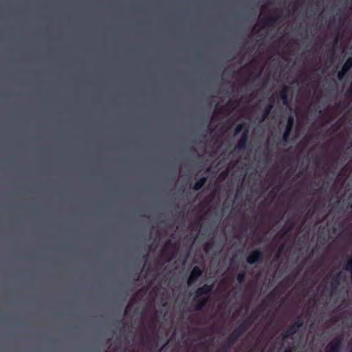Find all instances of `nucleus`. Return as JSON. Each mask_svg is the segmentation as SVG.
Instances as JSON below:
<instances>
[{
	"label": "nucleus",
	"mask_w": 352,
	"mask_h": 352,
	"mask_svg": "<svg viewBox=\"0 0 352 352\" xmlns=\"http://www.w3.org/2000/svg\"><path fill=\"white\" fill-rule=\"evenodd\" d=\"M338 42V37H336V38H335V40H334L333 45V47H332L331 49H330V50H328V52L330 53L331 56L332 58H333V57H334V56H335V52H336V51H335V46L337 45Z\"/></svg>",
	"instance_id": "23"
},
{
	"label": "nucleus",
	"mask_w": 352,
	"mask_h": 352,
	"mask_svg": "<svg viewBox=\"0 0 352 352\" xmlns=\"http://www.w3.org/2000/svg\"><path fill=\"white\" fill-rule=\"evenodd\" d=\"M144 265H145L147 263L148 254H146L145 256H144Z\"/></svg>",
	"instance_id": "28"
},
{
	"label": "nucleus",
	"mask_w": 352,
	"mask_h": 352,
	"mask_svg": "<svg viewBox=\"0 0 352 352\" xmlns=\"http://www.w3.org/2000/svg\"><path fill=\"white\" fill-rule=\"evenodd\" d=\"M342 270L352 275V258L351 256L346 257V262L342 266Z\"/></svg>",
	"instance_id": "15"
},
{
	"label": "nucleus",
	"mask_w": 352,
	"mask_h": 352,
	"mask_svg": "<svg viewBox=\"0 0 352 352\" xmlns=\"http://www.w3.org/2000/svg\"><path fill=\"white\" fill-rule=\"evenodd\" d=\"M346 96L347 97H352V81H351L349 88L347 89V91L346 92Z\"/></svg>",
	"instance_id": "26"
},
{
	"label": "nucleus",
	"mask_w": 352,
	"mask_h": 352,
	"mask_svg": "<svg viewBox=\"0 0 352 352\" xmlns=\"http://www.w3.org/2000/svg\"><path fill=\"white\" fill-rule=\"evenodd\" d=\"M278 96L282 100L283 103L285 105L288 104L289 88L287 86H284L283 87L278 93Z\"/></svg>",
	"instance_id": "11"
},
{
	"label": "nucleus",
	"mask_w": 352,
	"mask_h": 352,
	"mask_svg": "<svg viewBox=\"0 0 352 352\" xmlns=\"http://www.w3.org/2000/svg\"><path fill=\"white\" fill-rule=\"evenodd\" d=\"M248 142H249V131H248V129H246L242 132L241 135L235 146V150L236 151H243V150L246 149Z\"/></svg>",
	"instance_id": "4"
},
{
	"label": "nucleus",
	"mask_w": 352,
	"mask_h": 352,
	"mask_svg": "<svg viewBox=\"0 0 352 352\" xmlns=\"http://www.w3.org/2000/svg\"><path fill=\"white\" fill-rule=\"evenodd\" d=\"M176 179H177V175H175L174 176V177H173V179H174V180H176Z\"/></svg>",
	"instance_id": "35"
},
{
	"label": "nucleus",
	"mask_w": 352,
	"mask_h": 352,
	"mask_svg": "<svg viewBox=\"0 0 352 352\" xmlns=\"http://www.w3.org/2000/svg\"><path fill=\"white\" fill-rule=\"evenodd\" d=\"M352 258V256H351Z\"/></svg>",
	"instance_id": "40"
},
{
	"label": "nucleus",
	"mask_w": 352,
	"mask_h": 352,
	"mask_svg": "<svg viewBox=\"0 0 352 352\" xmlns=\"http://www.w3.org/2000/svg\"><path fill=\"white\" fill-rule=\"evenodd\" d=\"M203 274V270L199 267V266H195L192 269L190 276L188 277L187 283L188 286L192 285L194 284L199 278Z\"/></svg>",
	"instance_id": "6"
},
{
	"label": "nucleus",
	"mask_w": 352,
	"mask_h": 352,
	"mask_svg": "<svg viewBox=\"0 0 352 352\" xmlns=\"http://www.w3.org/2000/svg\"><path fill=\"white\" fill-rule=\"evenodd\" d=\"M242 329L236 327L228 336V342L235 344L238 339L244 333Z\"/></svg>",
	"instance_id": "8"
},
{
	"label": "nucleus",
	"mask_w": 352,
	"mask_h": 352,
	"mask_svg": "<svg viewBox=\"0 0 352 352\" xmlns=\"http://www.w3.org/2000/svg\"><path fill=\"white\" fill-rule=\"evenodd\" d=\"M275 99L274 96H271L269 100V102L267 104V105L265 107L263 113L259 117L258 122L260 123L263 122L269 116V114L271 113L272 110L274 108V103Z\"/></svg>",
	"instance_id": "7"
},
{
	"label": "nucleus",
	"mask_w": 352,
	"mask_h": 352,
	"mask_svg": "<svg viewBox=\"0 0 352 352\" xmlns=\"http://www.w3.org/2000/svg\"><path fill=\"white\" fill-rule=\"evenodd\" d=\"M120 322L123 325V327H125L126 325V323L125 322H124L122 320H120Z\"/></svg>",
	"instance_id": "31"
},
{
	"label": "nucleus",
	"mask_w": 352,
	"mask_h": 352,
	"mask_svg": "<svg viewBox=\"0 0 352 352\" xmlns=\"http://www.w3.org/2000/svg\"><path fill=\"white\" fill-rule=\"evenodd\" d=\"M346 71L342 69L340 71L338 72L337 77L339 80H342L345 78Z\"/></svg>",
	"instance_id": "24"
},
{
	"label": "nucleus",
	"mask_w": 352,
	"mask_h": 352,
	"mask_svg": "<svg viewBox=\"0 0 352 352\" xmlns=\"http://www.w3.org/2000/svg\"><path fill=\"white\" fill-rule=\"evenodd\" d=\"M343 336H339L333 338L325 347L326 352H341L342 349Z\"/></svg>",
	"instance_id": "2"
},
{
	"label": "nucleus",
	"mask_w": 352,
	"mask_h": 352,
	"mask_svg": "<svg viewBox=\"0 0 352 352\" xmlns=\"http://www.w3.org/2000/svg\"><path fill=\"white\" fill-rule=\"evenodd\" d=\"M213 245H214V241L212 239L211 240H210L208 242L206 243L204 245V252H208L209 250L212 249Z\"/></svg>",
	"instance_id": "21"
},
{
	"label": "nucleus",
	"mask_w": 352,
	"mask_h": 352,
	"mask_svg": "<svg viewBox=\"0 0 352 352\" xmlns=\"http://www.w3.org/2000/svg\"><path fill=\"white\" fill-rule=\"evenodd\" d=\"M298 329L301 328L304 324V321L302 316H298L296 320L293 323Z\"/></svg>",
	"instance_id": "20"
},
{
	"label": "nucleus",
	"mask_w": 352,
	"mask_h": 352,
	"mask_svg": "<svg viewBox=\"0 0 352 352\" xmlns=\"http://www.w3.org/2000/svg\"><path fill=\"white\" fill-rule=\"evenodd\" d=\"M207 182L206 177H201L198 181H197L192 186L193 190H199Z\"/></svg>",
	"instance_id": "14"
},
{
	"label": "nucleus",
	"mask_w": 352,
	"mask_h": 352,
	"mask_svg": "<svg viewBox=\"0 0 352 352\" xmlns=\"http://www.w3.org/2000/svg\"><path fill=\"white\" fill-rule=\"evenodd\" d=\"M279 19L278 15H273V16H267L263 18L261 21L263 24L264 26L266 27H273L276 24H277V21Z\"/></svg>",
	"instance_id": "9"
},
{
	"label": "nucleus",
	"mask_w": 352,
	"mask_h": 352,
	"mask_svg": "<svg viewBox=\"0 0 352 352\" xmlns=\"http://www.w3.org/2000/svg\"><path fill=\"white\" fill-rule=\"evenodd\" d=\"M238 106V102L236 100H230L226 104L225 107L228 109H234Z\"/></svg>",
	"instance_id": "22"
},
{
	"label": "nucleus",
	"mask_w": 352,
	"mask_h": 352,
	"mask_svg": "<svg viewBox=\"0 0 352 352\" xmlns=\"http://www.w3.org/2000/svg\"><path fill=\"white\" fill-rule=\"evenodd\" d=\"M213 289V285L204 284L203 286L197 289L195 293L193 300L196 302L195 310H201L208 303V297Z\"/></svg>",
	"instance_id": "1"
},
{
	"label": "nucleus",
	"mask_w": 352,
	"mask_h": 352,
	"mask_svg": "<svg viewBox=\"0 0 352 352\" xmlns=\"http://www.w3.org/2000/svg\"><path fill=\"white\" fill-rule=\"evenodd\" d=\"M140 214L141 216H142V217H146V216L145 214H143V213H140Z\"/></svg>",
	"instance_id": "34"
},
{
	"label": "nucleus",
	"mask_w": 352,
	"mask_h": 352,
	"mask_svg": "<svg viewBox=\"0 0 352 352\" xmlns=\"http://www.w3.org/2000/svg\"><path fill=\"white\" fill-rule=\"evenodd\" d=\"M283 248V245H281L280 248V250H282Z\"/></svg>",
	"instance_id": "36"
},
{
	"label": "nucleus",
	"mask_w": 352,
	"mask_h": 352,
	"mask_svg": "<svg viewBox=\"0 0 352 352\" xmlns=\"http://www.w3.org/2000/svg\"><path fill=\"white\" fill-rule=\"evenodd\" d=\"M248 129V126L245 123H241L236 125L234 131V135H237L239 134L243 129Z\"/></svg>",
	"instance_id": "16"
},
{
	"label": "nucleus",
	"mask_w": 352,
	"mask_h": 352,
	"mask_svg": "<svg viewBox=\"0 0 352 352\" xmlns=\"http://www.w3.org/2000/svg\"><path fill=\"white\" fill-rule=\"evenodd\" d=\"M342 279V276L341 272H338L332 278V280L331 282V287L332 290H336L340 285Z\"/></svg>",
	"instance_id": "12"
},
{
	"label": "nucleus",
	"mask_w": 352,
	"mask_h": 352,
	"mask_svg": "<svg viewBox=\"0 0 352 352\" xmlns=\"http://www.w3.org/2000/svg\"><path fill=\"white\" fill-rule=\"evenodd\" d=\"M234 344H230L228 342V337L227 338L226 342L224 344L221 346V348L220 350L217 351V352H228L230 349L234 345Z\"/></svg>",
	"instance_id": "17"
},
{
	"label": "nucleus",
	"mask_w": 352,
	"mask_h": 352,
	"mask_svg": "<svg viewBox=\"0 0 352 352\" xmlns=\"http://www.w3.org/2000/svg\"><path fill=\"white\" fill-rule=\"evenodd\" d=\"M274 297V295L272 293H270L268 296H267V298H272Z\"/></svg>",
	"instance_id": "30"
},
{
	"label": "nucleus",
	"mask_w": 352,
	"mask_h": 352,
	"mask_svg": "<svg viewBox=\"0 0 352 352\" xmlns=\"http://www.w3.org/2000/svg\"><path fill=\"white\" fill-rule=\"evenodd\" d=\"M294 126V118L292 115H290L287 118V124H286L285 129L284 131L283 138H282L283 140L285 142H287L289 141V137L293 131Z\"/></svg>",
	"instance_id": "5"
},
{
	"label": "nucleus",
	"mask_w": 352,
	"mask_h": 352,
	"mask_svg": "<svg viewBox=\"0 0 352 352\" xmlns=\"http://www.w3.org/2000/svg\"><path fill=\"white\" fill-rule=\"evenodd\" d=\"M266 156H267V158L269 157V153L268 152L267 153Z\"/></svg>",
	"instance_id": "37"
},
{
	"label": "nucleus",
	"mask_w": 352,
	"mask_h": 352,
	"mask_svg": "<svg viewBox=\"0 0 352 352\" xmlns=\"http://www.w3.org/2000/svg\"><path fill=\"white\" fill-rule=\"evenodd\" d=\"M131 307H132V302H131V301H130V302L128 303V305H126V309H125V310H124V316H127V315H128L129 311V310L131 309Z\"/></svg>",
	"instance_id": "25"
},
{
	"label": "nucleus",
	"mask_w": 352,
	"mask_h": 352,
	"mask_svg": "<svg viewBox=\"0 0 352 352\" xmlns=\"http://www.w3.org/2000/svg\"><path fill=\"white\" fill-rule=\"evenodd\" d=\"M239 190L236 192V196L238 195Z\"/></svg>",
	"instance_id": "39"
},
{
	"label": "nucleus",
	"mask_w": 352,
	"mask_h": 352,
	"mask_svg": "<svg viewBox=\"0 0 352 352\" xmlns=\"http://www.w3.org/2000/svg\"><path fill=\"white\" fill-rule=\"evenodd\" d=\"M253 323V318L251 316L247 317L238 326L239 328H243V331L245 333L252 326Z\"/></svg>",
	"instance_id": "13"
},
{
	"label": "nucleus",
	"mask_w": 352,
	"mask_h": 352,
	"mask_svg": "<svg viewBox=\"0 0 352 352\" xmlns=\"http://www.w3.org/2000/svg\"><path fill=\"white\" fill-rule=\"evenodd\" d=\"M145 210H144V209H142V210H140V212H144V211H145Z\"/></svg>",
	"instance_id": "38"
},
{
	"label": "nucleus",
	"mask_w": 352,
	"mask_h": 352,
	"mask_svg": "<svg viewBox=\"0 0 352 352\" xmlns=\"http://www.w3.org/2000/svg\"><path fill=\"white\" fill-rule=\"evenodd\" d=\"M352 68V57H349L346 59L344 63L342 68L344 70L349 72Z\"/></svg>",
	"instance_id": "18"
},
{
	"label": "nucleus",
	"mask_w": 352,
	"mask_h": 352,
	"mask_svg": "<svg viewBox=\"0 0 352 352\" xmlns=\"http://www.w3.org/2000/svg\"><path fill=\"white\" fill-rule=\"evenodd\" d=\"M294 226V223H292L287 228V231H290L293 228Z\"/></svg>",
	"instance_id": "29"
},
{
	"label": "nucleus",
	"mask_w": 352,
	"mask_h": 352,
	"mask_svg": "<svg viewBox=\"0 0 352 352\" xmlns=\"http://www.w3.org/2000/svg\"><path fill=\"white\" fill-rule=\"evenodd\" d=\"M284 352H292V348H291V347H289V346L287 347V348L285 349Z\"/></svg>",
	"instance_id": "27"
},
{
	"label": "nucleus",
	"mask_w": 352,
	"mask_h": 352,
	"mask_svg": "<svg viewBox=\"0 0 352 352\" xmlns=\"http://www.w3.org/2000/svg\"><path fill=\"white\" fill-rule=\"evenodd\" d=\"M241 228H242V230H245V231H246V230H247V227H246V226H241Z\"/></svg>",
	"instance_id": "32"
},
{
	"label": "nucleus",
	"mask_w": 352,
	"mask_h": 352,
	"mask_svg": "<svg viewBox=\"0 0 352 352\" xmlns=\"http://www.w3.org/2000/svg\"><path fill=\"white\" fill-rule=\"evenodd\" d=\"M246 277V273L245 271L240 272L236 276V280L238 283L242 284L244 283Z\"/></svg>",
	"instance_id": "19"
},
{
	"label": "nucleus",
	"mask_w": 352,
	"mask_h": 352,
	"mask_svg": "<svg viewBox=\"0 0 352 352\" xmlns=\"http://www.w3.org/2000/svg\"><path fill=\"white\" fill-rule=\"evenodd\" d=\"M331 129H332V133L335 132L336 131V129H333V127H331Z\"/></svg>",
	"instance_id": "33"
},
{
	"label": "nucleus",
	"mask_w": 352,
	"mask_h": 352,
	"mask_svg": "<svg viewBox=\"0 0 352 352\" xmlns=\"http://www.w3.org/2000/svg\"><path fill=\"white\" fill-rule=\"evenodd\" d=\"M298 329L294 326V324H292L291 326H289L287 330L282 334V338L283 340L287 338H291L294 334L296 333Z\"/></svg>",
	"instance_id": "10"
},
{
	"label": "nucleus",
	"mask_w": 352,
	"mask_h": 352,
	"mask_svg": "<svg viewBox=\"0 0 352 352\" xmlns=\"http://www.w3.org/2000/svg\"><path fill=\"white\" fill-rule=\"evenodd\" d=\"M263 252L260 248H257L250 252L247 256L246 261L250 265L260 263L262 262Z\"/></svg>",
	"instance_id": "3"
}]
</instances>
